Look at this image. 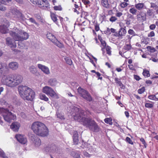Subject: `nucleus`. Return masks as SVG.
<instances>
[{"mask_svg": "<svg viewBox=\"0 0 158 158\" xmlns=\"http://www.w3.org/2000/svg\"><path fill=\"white\" fill-rule=\"evenodd\" d=\"M151 7L154 8L155 10L158 9V6L155 3H151Z\"/></svg>", "mask_w": 158, "mask_h": 158, "instance_id": "nucleus-43", "label": "nucleus"}, {"mask_svg": "<svg viewBox=\"0 0 158 158\" xmlns=\"http://www.w3.org/2000/svg\"><path fill=\"white\" fill-rule=\"evenodd\" d=\"M30 1L34 4L38 5L43 9L48 10L49 8V4L46 0H30Z\"/></svg>", "mask_w": 158, "mask_h": 158, "instance_id": "nucleus-8", "label": "nucleus"}, {"mask_svg": "<svg viewBox=\"0 0 158 158\" xmlns=\"http://www.w3.org/2000/svg\"><path fill=\"white\" fill-rule=\"evenodd\" d=\"M99 39L101 42V45L103 47L102 48H105L106 47V42L104 40H103L102 38L100 39L99 38Z\"/></svg>", "mask_w": 158, "mask_h": 158, "instance_id": "nucleus-38", "label": "nucleus"}, {"mask_svg": "<svg viewBox=\"0 0 158 158\" xmlns=\"http://www.w3.org/2000/svg\"><path fill=\"white\" fill-rule=\"evenodd\" d=\"M135 20V19H127L125 20L126 24L128 25L131 24Z\"/></svg>", "mask_w": 158, "mask_h": 158, "instance_id": "nucleus-32", "label": "nucleus"}, {"mask_svg": "<svg viewBox=\"0 0 158 158\" xmlns=\"http://www.w3.org/2000/svg\"><path fill=\"white\" fill-rule=\"evenodd\" d=\"M10 10L14 16L17 18L20 21L25 20V18L24 15L16 7H11Z\"/></svg>", "mask_w": 158, "mask_h": 158, "instance_id": "nucleus-11", "label": "nucleus"}, {"mask_svg": "<svg viewBox=\"0 0 158 158\" xmlns=\"http://www.w3.org/2000/svg\"><path fill=\"white\" fill-rule=\"evenodd\" d=\"M140 141L142 142V143L145 146V148H146V144L145 142V140L143 138H141L140 139Z\"/></svg>", "mask_w": 158, "mask_h": 158, "instance_id": "nucleus-57", "label": "nucleus"}, {"mask_svg": "<svg viewBox=\"0 0 158 158\" xmlns=\"http://www.w3.org/2000/svg\"><path fill=\"white\" fill-rule=\"evenodd\" d=\"M20 127V124L18 122H14L12 123L10 126V128L15 131H17Z\"/></svg>", "mask_w": 158, "mask_h": 158, "instance_id": "nucleus-21", "label": "nucleus"}, {"mask_svg": "<svg viewBox=\"0 0 158 158\" xmlns=\"http://www.w3.org/2000/svg\"><path fill=\"white\" fill-rule=\"evenodd\" d=\"M137 10L136 8H131L130 9L129 11L133 15H135L137 12Z\"/></svg>", "mask_w": 158, "mask_h": 158, "instance_id": "nucleus-33", "label": "nucleus"}, {"mask_svg": "<svg viewBox=\"0 0 158 158\" xmlns=\"http://www.w3.org/2000/svg\"><path fill=\"white\" fill-rule=\"evenodd\" d=\"M135 8L138 10H142L146 9L147 7L144 3L141 2L136 3L135 5Z\"/></svg>", "mask_w": 158, "mask_h": 158, "instance_id": "nucleus-19", "label": "nucleus"}, {"mask_svg": "<svg viewBox=\"0 0 158 158\" xmlns=\"http://www.w3.org/2000/svg\"><path fill=\"white\" fill-rule=\"evenodd\" d=\"M128 33L130 35H132L134 36L136 35L135 33V31H133V30L131 29H130L128 30Z\"/></svg>", "mask_w": 158, "mask_h": 158, "instance_id": "nucleus-48", "label": "nucleus"}, {"mask_svg": "<svg viewBox=\"0 0 158 158\" xmlns=\"http://www.w3.org/2000/svg\"><path fill=\"white\" fill-rule=\"evenodd\" d=\"M47 37L52 43L60 48H63L64 47V45L58 41L55 36L51 33H48L47 34Z\"/></svg>", "mask_w": 158, "mask_h": 158, "instance_id": "nucleus-9", "label": "nucleus"}, {"mask_svg": "<svg viewBox=\"0 0 158 158\" xmlns=\"http://www.w3.org/2000/svg\"><path fill=\"white\" fill-rule=\"evenodd\" d=\"M18 89L20 96L24 100L31 101L34 98L35 93L31 88L20 85L18 86Z\"/></svg>", "mask_w": 158, "mask_h": 158, "instance_id": "nucleus-3", "label": "nucleus"}, {"mask_svg": "<svg viewBox=\"0 0 158 158\" xmlns=\"http://www.w3.org/2000/svg\"><path fill=\"white\" fill-rule=\"evenodd\" d=\"M29 20L30 21V22H31V23H35L36 24H37V23L35 22V19L32 18H30L29 19Z\"/></svg>", "mask_w": 158, "mask_h": 158, "instance_id": "nucleus-60", "label": "nucleus"}, {"mask_svg": "<svg viewBox=\"0 0 158 158\" xmlns=\"http://www.w3.org/2000/svg\"><path fill=\"white\" fill-rule=\"evenodd\" d=\"M83 155L86 157H89L90 155L87 152H83Z\"/></svg>", "mask_w": 158, "mask_h": 158, "instance_id": "nucleus-61", "label": "nucleus"}, {"mask_svg": "<svg viewBox=\"0 0 158 158\" xmlns=\"http://www.w3.org/2000/svg\"><path fill=\"white\" fill-rule=\"evenodd\" d=\"M126 33V31L125 28H121L118 31V36H124Z\"/></svg>", "mask_w": 158, "mask_h": 158, "instance_id": "nucleus-28", "label": "nucleus"}, {"mask_svg": "<svg viewBox=\"0 0 158 158\" xmlns=\"http://www.w3.org/2000/svg\"><path fill=\"white\" fill-rule=\"evenodd\" d=\"M6 44L10 48H15L16 47V44L15 41L11 38L8 37L6 38Z\"/></svg>", "mask_w": 158, "mask_h": 158, "instance_id": "nucleus-12", "label": "nucleus"}, {"mask_svg": "<svg viewBox=\"0 0 158 158\" xmlns=\"http://www.w3.org/2000/svg\"><path fill=\"white\" fill-rule=\"evenodd\" d=\"M145 91V88L143 87L139 89L138 90V92L139 94H143Z\"/></svg>", "mask_w": 158, "mask_h": 158, "instance_id": "nucleus-44", "label": "nucleus"}, {"mask_svg": "<svg viewBox=\"0 0 158 158\" xmlns=\"http://www.w3.org/2000/svg\"><path fill=\"white\" fill-rule=\"evenodd\" d=\"M147 14L149 16H152V10H151L148 9L147 11Z\"/></svg>", "mask_w": 158, "mask_h": 158, "instance_id": "nucleus-55", "label": "nucleus"}, {"mask_svg": "<svg viewBox=\"0 0 158 158\" xmlns=\"http://www.w3.org/2000/svg\"><path fill=\"white\" fill-rule=\"evenodd\" d=\"M23 77L19 74L7 75L4 76L1 80L2 83L9 87L13 88L20 84Z\"/></svg>", "mask_w": 158, "mask_h": 158, "instance_id": "nucleus-2", "label": "nucleus"}, {"mask_svg": "<svg viewBox=\"0 0 158 158\" xmlns=\"http://www.w3.org/2000/svg\"><path fill=\"white\" fill-rule=\"evenodd\" d=\"M134 78L137 81H139L141 79L139 76L135 74L134 75Z\"/></svg>", "mask_w": 158, "mask_h": 158, "instance_id": "nucleus-58", "label": "nucleus"}, {"mask_svg": "<svg viewBox=\"0 0 158 158\" xmlns=\"http://www.w3.org/2000/svg\"><path fill=\"white\" fill-rule=\"evenodd\" d=\"M112 119L110 118H106L104 119V121L106 123L109 124L110 125L112 124Z\"/></svg>", "mask_w": 158, "mask_h": 158, "instance_id": "nucleus-36", "label": "nucleus"}, {"mask_svg": "<svg viewBox=\"0 0 158 158\" xmlns=\"http://www.w3.org/2000/svg\"><path fill=\"white\" fill-rule=\"evenodd\" d=\"M72 88L74 90L77 89V87L78 86V85L77 83L76 82H72L71 84Z\"/></svg>", "mask_w": 158, "mask_h": 158, "instance_id": "nucleus-37", "label": "nucleus"}, {"mask_svg": "<svg viewBox=\"0 0 158 158\" xmlns=\"http://www.w3.org/2000/svg\"><path fill=\"white\" fill-rule=\"evenodd\" d=\"M145 106L147 108H151L153 107V105L151 103L145 102Z\"/></svg>", "mask_w": 158, "mask_h": 158, "instance_id": "nucleus-39", "label": "nucleus"}, {"mask_svg": "<svg viewBox=\"0 0 158 158\" xmlns=\"http://www.w3.org/2000/svg\"><path fill=\"white\" fill-rule=\"evenodd\" d=\"M156 27V25L154 24H152L149 26V28L151 30H154L155 29Z\"/></svg>", "mask_w": 158, "mask_h": 158, "instance_id": "nucleus-56", "label": "nucleus"}, {"mask_svg": "<svg viewBox=\"0 0 158 158\" xmlns=\"http://www.w3.org/2000/svg\"><path fill=\"white\" fill-rule=\"evenodd\" d=\"M125 141L129 144L133 145V143L132 141L131 140V139L128 137H126Z\"/></svg>", "mask_w": 158, "mask_h": 158, "instance_id": "nucleus-42", "label": "nucleus"}, {"mask_svg": "<svg viewBox=\"0 0 158 158\" xmlns=\"http://www.w3.org/2000/svg\"><path fill=\"white\" fill-rule=\"evenodd\" d=\"M19 64L16 62H11L8 65V68L12 70H15L19 68Z\"/></svg>", "mask_w": 158, "mask_h": 158, "instance_id": "nucleus-17", "label": "nucleus"}, {"mask_svg": "<svg viewBox=\"0 0 158 158\" xmlns=\"http://www.w3.org/2000/svg\"><path fill=\"white\" fill-rule=\"evenodd\" d=\"M50 16L51 19L57 25H58V19H57V16L56 14L54 13L51 12Z\"/></svg>", "mask_w": 158, "mask_h": 158, "instance_id": "nucleus-24", "label": "nucleus"}, {"mask_svg": "<svg viewBox=\"0 0 158 158\" xmlns=\"http://www.w3.org/2000/svg\"><path fill=\"white\" fill-rule=\"evenodd\" d=\"M127 19H135L134 16L131 14H128L127 15Z\"/></svg>", "mask_w": 158, "mask_h": 158, "instance_id": "nucleus-53", "label": "nucleus"}, {"mask_svg": "<svg viewBox=\"0 0 158 158\" xmlns=\"http://www.w3.org/2000/svg\"><path fill=\"white\" fill-rule=\"evenodd\" d=\"M105 48H106V50L107 54L109 55H110L111 54L110 47V46H106Z\"/></svg>", "mask_w": 158, "mask_h": 158, "instance_id": "nucleus-47", "label": "nucleus"}, {"mask_svg": "<svg viewBox=\"0 0 158 158\" xmlns=\"http://www.w3.org/2000/svg\"><path fill=\"white\" fill-rule=\"evenodd\" d=\"M14 29L15 31V32L10 31L9 33L15 40L22 41L28 39L29 35L27 32L16 28H14Z\"/></svg>", "mask_w": 158, "mask_h": 158, "instance_id": "nucleus-5", "label": "nucleus"}, {"mask_svg": "<svg viewBox=\"0 0 158 158\" xmlns=\"http://www.w3.org/2000/svg\"><path fill=\"white\" fill-rule=\"evenodd\" d=\"M147 48L148 50H150L151 52H153L155 51V49L154 48L150 46H148Z\"/></svg>", "mask_w": 158, "mask_h": 158, "instance_id": "nucleus-54", "label": "nucleus"}, {"mask_svg": "<svg viewBox=\"0 0 158 158\" xmlns=\"http://www.w3.org/2000/svg\"><path fill=\"white\" fill-rule=\"evenodd\" d=\"M143 74L144 76L146 77H148L150 76L149 71L148 70L145 69L143 70Z\"/></svg>", "mask_w": 158, "mask_h": 158, "instance_id": "nucleus-35", "label": "nucleus"}, {"mask_svg": "<svg viewBox=\"0 0 158 158\" xmlns=\"http://www.w3.org/2000/svg\"><path fill=\"white\" fill-rule=\"evenodd\" d=\"M94 28L96 31H98L100 30L99 25L97 23L95 24Z\"/></svg>", "mask_w": 158, "mask_h": 158, "instance_id": "nucleus-51", "label": "nucleus"}, {"mask_svg": "<svg viewBox=\"0 0 158 158\" xmlns=\"http://www.w3.org/2000/svg\"><path fill=\"white\" fill-rule=\"evenodd\" d=\"M128 3L125 2H123L120 4V6L123 8H124L128 6Z\"/></svg>", "mask_w": 158, "mask_h": 158, "instance_id": "nucleus-46", "label": "nucleus"}, {"mask_svg": "<svg viewBox=\"0 0 158 158\" xmlns=\"http://www.w3.org/2000/svg\"><path fill=\"white\" fill-rule=\"evenodd\" d=\"M155 35L154 32L152 31L148 34V37H152L154 36Z\"/></svg>", "mask_w": 158, "mask_h": 158, "instance_id": "nucleus-52", "label": "nucleus"}, {"mask_svg": "<svg viewBox=\"0 0 158 158\" xmlns=\"http://www.w3.org/2000/svg\"><path fill=\"white\" fill-rule=\"evenodd\" d=\"M122 15L123 14L122 13L120 12H118L115 14L116 16L119 17H121Z\"/></svg>", "mask_w": 158, "mask_h": 158, "instance_id": "nucleus-63", "label": "nucleus"}, {"mask_svg": "<svg viewBox=\"0 0 158 158\" xmlns=\"http://www.w3.org/2000/svg\"><path fill=\"white\" fill-rule=\"evenodd\" d=\"M117 19L115 16H111L109 19L110 21L112 22L115 21Z\"/></svg>", "mask_w": 158, "mask_h": 158, "instance_id": "nucleus-50", "label": "nucleus"}, {"mask_svg": "<svg viewBox=\"0 0 158 158\" xmlns=\"http://www.w3.org/2000/svg\"><path fill=\"white\" fill-rule=\"evenodd\" d=\"M15 138L17 140L22 144H25L27 143V139L23 135L17 134L16 135Z\"/></svg>", "mask_w": 158, "mask_h": 158, "instance_id": "nucleus-13", "label": "nucleus"}, {"mask_svg": "<svg viewBox=\"0 0 158 158\" xmlns=\"http://www.w3.org/2000/svg\"><path fill=\"white\" fill-rule=\"evenodd\" d=\"M53 8L54 10H55L61 11L62 10V8L61 7V6L60 5L55 6H54Z\"/></svg>", "mask_w": 158, "mask_h": 158, "instance_id": "nucleus-41", "label": "nucleus"}, {"mask_svg": "<svg viewBox=\"0 0 158 158\" xmlns=\"http://www.w3.org/2000/svg\"><path fill=\"white\" fill-rule=\"evenodd\" d=\"M7 24L5 25H2L0 26V32L2 34H6L8 32V27L9 26V24L8 22H7Z\"/></svg>", "mask_w": 158, "mask_h": 158, "instance_id": "nucleus-18", "label": "nucleus"}, {"mask_svg": "<svg viewBox=\"0 0 158 158\" xmlns=\"http://www.w3.org/2000/svg\"><path fill=\"white\" fill-rule=\"evenodd\" d=\"M42 91L44 93L49 95L51 97H54L57 99L59 98L58 94L52 88L49 86H46L43 87Z\"/></svg>", "mask_w": 158, "mask_h": 158, "instance_id": "nucleus-10", "label": "nucleus"}, {"mask_svg": "<svg viewBox=\"0 0 158 158\" xmlns=\"http://www.w3.org/2000/svg\"><path fill=\"white\" fill-rule=\"evenodd\" d=\"M39 96L41 100H44L45 101H47L48 100V98L44 94H40Z\"/></svg>", "mask_w": 158, "mask_h": 158, "instance_id": "nucleus-30", "label": "nucleus"}, {"mask_svg": "<svg viewBox=\"0 0 158 158\" xmlns=\"http://www.w3.org/2000/svg\"><path fill=\"white\" fill-rule=\"evenodd\" d=\"M19 115L23 118H25L26 117V115L23 112L20 113Z\"/></svg>", "mask_w": 158, "mask_h": 158, "instance_id": "nucleus-62", "label": "nucleus"}, {"mask_svg": "<svg viewBox=\"0 0 158 158\" xmlns=\"http://www.w3.org/2000/svg\"><path fill=\"white\" fill-rule=\"evenodd\" d=\"M101 4L103 7L107 9H109L110 7V4L108 0H101Z\"/></svg>", "mask_w": 158, "mask_h": 158, "instance_id": "nucleus-22", "label": "nucleus"}, {"mask_svg": "<svg viewBox=\"0 0 158 158\" xmlns=\"http://www.w3.org/2000/svg\"><path fill=\"white\" fill-rule=\"evenodd\" d=\"M64 60L66 61V63L69 65H71L72 64V61L70 58L68 57L64 58Z\"/></svg>", "mask_w": 158, "mask_h": 158, "instance_id": "nucleus-34", "label": "nucleus"}, {"mask_svg": "<svg viewBox=\"0 0 158 158\" xmlns=\"http://www.w3.org/2000/svg\"><path fill=\"white\" fill-rule=\"evenodd\" d=\"M48 83L50 85L54 86L57 84L58 82L56 79L51 78L49 80Z\"/></svg>", "mask_w": 158, "mask_h": 158, "instance_id": "nucleus-26", "label": "nucleus"}, {"mask_svg": "<svg viewBox=\"0 0 158 158\" xmlns=\"http://www.w3.org/2000/svg\"><path fill=\"white\" fill-rule=\"evenodd\" d=\"M6 2H11V0H0V10L2 11H4L6 10V8L3 5H6Z\"/></svg>", "mask_w": 158, "mask_h": 158, "instance_id": "nucleus-20", "label": "nucleus"}, {"mask_svg": "<svg viewBox=\"0 0 158 158\" xmlns=\"http://www.w3.org/2000/svg\"><path fill=\"white\" fill-rule=\"evenodd\" d=\"M115 30L114 28H111L110 29H109L108 28H107V31H110L112 33H114L115 31Z\"/></svg>", "mask_w": 158, "mask_h": 158, "instance_id": "nucleus-64", "label": "nucleus"}, {"mask_svg": "<svg viewBox=\"0 0 158 158\" xmlns=\"http://www.w3.org/2000/svg\"><path fill=\"white\" fill-rule=\"evenodd\" d=\"M56 147L55 145H53L49 148L48 152L52 154H54L56 152Z\"/></svg>", "mask_w": 158, "mask_h": 158, "instance_id": "nucleus-29", "label": "nucleus"}, {"mask_svg": "<svg viewBox=\"0 0 158 158\" xmlns=\"http://www.w3.org/2000/svg\"><path fill=\"white\" fill-rule=\"evenodd\" d=\"M73 141L75 144H77L78 142V134L76 131L73 132Z\"/></svg>", "mask_w": 158, "mask_h": 158, "instance_id": "nucleus-23", "label": "nucleus"}, {"mask_svg": "<svg viewBox=\"0 0 158 158\" xmlns=\"http://www.w3.org/2000/svg\"><path fill=\"white\" fill-rule=\"evenodd\" d=\"M131 48V46L130 44H127L124 46L123 49V51H128L130 50Z\"/></svg>", "mask_w": 158, "mask_h": 158, "instance_id": "nucleus-31", "label": "nucleus"}, {"mask_svg": "<svg viewBox=\"0 0 158 158\" xmlns=\"http://www.w3.org/2000/svg\"><path fill=\"white\" fill-rule=\"evenodd\" d=\"M77 92L80 96L87 101L91 102L93 101L92 97L87 91L79 87L77 89Z\"/></svg>", "mask_w": 158, "mask_h": 158, "instance_id": "nucleus-7", "label": "nucleus"}, {"mask_svg": "<svg viewBox=\"0 0 158 158\" xmlns=\"http://www.w3.org/2000/svg\"><path fill=\"white\" fill-rule=\"evenodd\" d=\"M37 66L38 68L45 74L48 75L50 73L49 69L47 67L41 64H38Z\"/></svg>", "mask_w": 158, "mask_h": 158, "instance_id": "nucleus-15", "label": "nucleus"}, {"mask_svg": "<svg viewBox=\"0 0 158 158\" xmlns=\"http://www.w3.org/2000/svg\"><path fill=\"white\" fill-rule=\"evenodd\" d=\"M29 70L31 73L33 74H36L37 72V68L33 65L29 66Z\"/></svg>", "mask_w": 158, "mask_h": 158, "instance_id": "nucleus-27", "label": "nucleus"}, {"mask_svg": "<svg viewBox=\"0 0 158 158\" xmlns=\"http://www.w3.org/2000/svg\"><path fill=\"white\" fill-rule=\"evenodd\" d=\"M33 131L37 135L42 137L47 136L48 134V130L44 124L39 122H34L31 126Z\"/></svg>", "mask_w": 158, "mask_h": 158, "instance_id": "nucleus-4", "label": "nucleus"}, {"mask_svg": "<svg viewBox=\"0 0 158 158\" xmlns=\"http://www.w3.org/2000/svg\"><path fill=\"white\" fill-rule=\"evenodd\" d=\"M0 114L3 116L4 119L6 121L10 122L11 120L16 119V115L13 114L6 109L4 108H0Z\"/></svg>", "mask_w": 158, "mask_h": 158, "instance_id": "nucleus-6", "label": "nucleus"}, {"mask_svg": "<svg viewBox=\"0 0 158 158\" xmlns=\"http://www.w3.org/2000/svg\"><path fill=\"white\" fill-rule=\"evenodd\" d=\"M70 113L75 120L80 123L90 131L95 132L99 131V127L96 122L91 118H85L83 110L73 106L72 108Z\"/></svg>", "mask_w": 158, "mask_h": 158, "instance_id": "nucleus-1", "label": "nucleus"}, {"mask_svg": "<svg viewBox=\"0 0 158 158\" xmlns=\"http://www.w3.org/2000/svg\"><path fill=\"white\" fill-rule=\"evenodd\" d=\"M0 156L2 158H6L7 157L5 152L2 150H0Z\"/></svg>", "mask_w": 158, "mask_h": 158, "instance_id": "nucleus-40", "label": "nucleus"}, {"mask_svg": "<svg viewBox=\"0 0 158 158\" xmlns=\"http://www.w3.org/2000/svg\"><path fill=\"white\" fill-rule=\"evenodd\" d=\"M148 98L151 100H156V97L155 95H150L148 96Z\"/></svg>", "mask_w": 158, "mask_h": 158, "instance_id": "nucleus-49", "label": "nucleus"}, {"mask_svg": "<svg viewBox=\"0 0 158 158\" xmlns=\"http://www.w3.org/2000/svg\"><path fill=\"white\" fill-rule=\"evenodd\" d=\"M82 2L85 5H88L90 3V1L88 0H82Z\"/></svg>", "mask_w": 158, "mask_h": 158, "instance_id": "nucleus-59", "label": "nucleus"}, {"mask_svg": "<svg viewBox=\"0 0 158 158\" xmlns=\"http://www.w3.org/2000/svg\"><path fill=\"white\" fill-rule=\"evenodd\" d=\"M137 19L139 20L142 21H145L146 19V17L145 15L142 14V13L140 12L139 14L137 15Z\"/></svg>", "mask_w": 158, "mask_h": 158, "instance_id": "nucleus-25", "label": "nucleus"}, {"mask_svg": "<svg viewBox=\"0 0 158 158\" xmlns=\"http://www.w3.org/2000/svg\"><path fill=\"white\" fill-rule=\"evenodd\" d=\"M8 70V67L6 64H0V78L3 75L6 73Z\"/></svg>", "mask_w": 158, "mask_h": 158, "instance_id": "nucleus-14", "label": "nucleus"}, {"mask_svg": "<svg viewBox=\"0 0 158 158\" xmlns=\"http://www.w3.org/2000/svg\"><path fill=\"white\" fill-rule=\"evenodd\" d=\"M31 139L33 141L36 146L38 147L41 145V140L36 135H32L31 138Z\"/></svg>", "mask_w": 158, "mask_h": 158, "instance_id": "nucleus-16", "label": "nucleus"}, {"mask_svg": "<svg viewBox=\"0 0 158 158\" xmlns=\"http://www.w3.org/2000/svg\"><path fill=\"white\" fill-rule=\"evenodd\" d=\"M115 81L118 83L120 86H123V85L121 82V81H120L118 78H115L114 79Z\"/></svg>", "mask_w": 158, "mask_h": 158, "instance_id": "nucleus-45", "label": "nucleus"}]
</instances>
